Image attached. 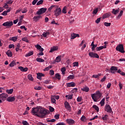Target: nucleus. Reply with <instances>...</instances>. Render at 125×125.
Masks as SVG:
<instances>
[{
    "instance_id": "72a5a7b5",
    "label": "nucleus",
    "mask_w": 125,
    "mask_h": 125,
    "mask_svg": "<svg viewBox=\"0 0 125 125\" xmlns=\"http://www.w3.org/2000/svg\"><path fill=\"white\" fill-rule=\"evenodd\" d=\"M81 120L82 122H83L84 123H85L86 122V118L85 116L83 115L82 117L81 118Z\"/></svg>"
},
{
    "instance_id": "a19ab883",
    "label": "nucleus",
    "mask_w": 125,
    "mask_h": 125,
    "mask_svg": "<svg viewBox=\"0 0 125 125\" xmlns=\"http://www.w3.org/2000/svg\"><path fill=\"white\" fill-rule=\"evenodd\" d=\"M65 97L67 98L68 97V99H69L70 100H72L73 99V95H66L65 96Z\"/></svg>"
},
{
    "instance_id": "a211bd4d",
    "label": "nucleus",
    "mask_w": 125,
    "mask_h": 125,
    "mask_svg": "<svg viewBox=\"0 0 125 125\" xmlns=\"http://www.w3.org/2000/svg\"><path fill=\"white\" fill-rule=\"evenodd\" d=\"M106 45L104 46H100L99 47H97L96 49L97 51H100V50H102L104 48H106Z\"/></svg>"
},
{
    "instance_id": "603ef678",
    "label": "nucleus",
    "mask_w": 125,
    "mask_h": 125,
    "mask_svg": "<svg viewBox=\"0 0 125 125\" xmlns=\"http://www.w3.org/2000/svg\"><path fill=\"white\" fill-rule=\"evenodd\" d=\"M83 101V98L82 97H78L77 99V102H81Z\"/></svg>"
},
{
    "instance_id": "bb28decb",
    "label": "nucleus",
    "mask_w": 125,
    "mask_h": 125,
    "mask_svg": "<svg viewBox=\"0 0 125 125\" xmlns=\"http://www.w3.org/2000/svg\"><path fill=\"white\" fill-rule=\"evenodd\" d=\"M101 106H104L105 105V98H104L100 103Z\"/></svg>"
},
{
    "instance_id": "4be33fe9",
    "label": "nucleus",
    "mask_w": 125,
    "mask_h": 125,
    "mask_svg": "<svg viewBox=\"0 0 125 125\" xmlns=\"http://www.w3.org/2000/svg\"><path fill=\"white\" fill-rule=\"evenodd\" d=\"M6 54L8 57H12V52H11V51H10V50H8L6 52Z\"/></svg>"
},
{
    "instance_id": "6e6552de",
    "label": "nucleus",
    "mask_w": 125,
    "mask_h": 125,
    "mask_svg": "<svg viewBox=\"0 0 125 125\" xmlns=\"http://www.w3.org/2000/svg\"><path fill=\"white\" fill-rule=\"evenodd\" d=\"M89 56L92 58H99V56L97 53H93V52H89Z\"/></svg>"
},
{
    "instance_id": "412c9836",
    "label": "nucleus",
    "mask_w": 125,
    "mask_h": 125,
    "mask_svg": "<svg viewBox=\"0 0 125 125\" xmlns=\"http://www.w3.org/2000/svg\"><path fill=\"white\" fill-rule=\"evenodd\" d=\"M19 69H20V70H21V71L22 72H27V71H28L27 67L24 68L22 66H20L19 67Z\"/></svg>"
},
{
    "instance_id": "864d4df0",
    "label": "nucleus",
    "mask_w": 125,
    "mask_h": 125,
    "mask_svg": "<svg viewBox=\"0 0 125 125\" xmlns=\"http://www.w3.org/2000/svg\"><path fill=\"white\" fill-rule=\"evenodd\" d=\"M104 26H106V27H110V26H111V23L105 22L104 23Z\"/></svg>"
},
{
    "instance_id": "423d86ee",
    "label": "nucleus",
    "mask_w": 125,
    "mask_h": 125,
    "mask_svg": "<svg viewBox=\"0 0 125 125\" xmlns=\"http://www.w3.org/2000/svg\"><path fill=\"white\" fill-rule=\"evenodd\" d=\"M32 115L35 116H39L40 113V107L39 108H33L32 110Z\"/></svg>"
},
{
    "instance_id": "4468645a",
    "label": "nucleus",
    "mask_w": 125,
    "mask_h": 125,
    "mask_svg": "<svg viewBox=\"0 0 125 125\" xmlns=\"http://www.w3.org/2000/svg\"><path fill=\"white\" fill-rule=\"evenodd\" d=\"M66 123L69 124V125H74V124H75V120L71 119H67L66 120Z\"/></svg>"
},
{
    "instance_id": "f8f14e48",
    "label": "nucleus",
    "mask_w": 125,
    "mask_h": 125,
    "mask_svg": "<svg viewBox=\"0 0 125 125\" xmlns=\"http://www.w3.org/2000/svg\"><path fill=\"white\" fill-rule=\"evenodd\" d=\"M64 107L68 110V111H71V105H70V104L68 103V102H65L64 103Z\"/></svg>"
},
{
    "instance_id": "79ce46f5",
    "label": "nucleus",
    "mask_w": 125,
    "mask_h": 125,
    "mask_svg": "<svg viewBox=\"0 0 125 125\" xmlns=\"http://www.w3.org/2000/svg\"><path fill=\"white\" fill-rule=\"evenodd\" d=\"M6 92L8 93V94H12V93L13 92V89L7 90Z\"/></svg>"
},
{
    "instance_id": "e433bc0d",
    "label": "nucleus",
    "mask_w": 125,
    "mask_h": 125,
    "mask_svg": "<svg viewBox=\"0 0 125 125\" xmlns=\"http://www.w3.org/2000/svg\"><path fill=\"white\" fill-rule=\"evenodd\" d=\"M93 108L97 111V112H99V107L96 105H93Z\"/></svg>"
},
{
    "instance_id": "1a4fd4ad",
    "label": "nucleus",
    "mask_w": 125,
    "mask_h": 125,
    "mask_svg": "<svg viewBox=\"0 0 125 125\" xmlns=\"http://www.w3.org/2000/svg\"><path fill=\"white\" fill-rule=\"evenodd\" d=\"M105 111L107 112V113H111L112 112V108H111V106L109 104H106L104 107Z\"/></svg>"
},
{
    "instance_id": "b1692460",
    "label": "nucleus",
    "mask_w": 125,
    "mask_h": 125,
    "mask_svg": "<svg viewBox=\"0 0 125 125\" xmlns=\"http://www.w3.org/2000/svg\"><path fill=\"white\" fill-rule=\"evenodd\" d=\"M16 65V61H13L10 64L9 66L11 67H14Z\"/></svg>"
},
{
    "instance_id": "ea45409f",
    "label": "nucleus",
    "mask_w": 125,
    "mask_h": 125,
    "mask_svg": "<svg viewBox=\"0 0 125 125\" xmlns=\"http://www.w3.org/2000/svg\"><path fill=\"white\" fill-rule=\"evenodd\" d=\"M74 79H75V76L73 75H70V76H69L67 77V80H73Z\"/></svg>"
},
{
    "instance_id": "13d9d810",
    "label": "nucleus",
    "mask_w": 125,
    "mask_h": 125,
    "mask_svg": "<svg viewBox=\"0 0 125 125\" xmlns=\"http://www.w3.org/2000/svg\"><path fill=\"white\" fill-rule=\"evenodd\" d=\"M53 97L55 99H56L57 100H59V98H60V97L58 95L57 96L54 95L53 96Z\"/></svg>"
},
{
    "instance_id": "e2e57ef3",
    "label": "nucleus",
    "mask_w": 125,
    "mask_h": 125,
    "mask_svg": "<svg viewBox=\"0 0 125 125\" xmlns=\"http://www.w3.org/2000/svg\"><path fill=\"white\" fill-rule=\"evenodd\" d=\"M49 111L50 112H54V108H53L52 106L49 107Z\"/></svg>"
},
{
    "instance_id": "393cba45",
    "label": "nucleus",
    "mask_w": 125,
    "mask_h": 125,
    "mask_svg": "<svg viewBox=\"0 0 125 125\" xmlns=\"http://www.w3.org/2000/svg\"><path fill=\"white\" fill-rule=\"evenodd\" d=\"M58 49V47L54 46L52 48H51L49 52H53V51H55V50H57Z\"/></svg>"
},
{
    "instance_id": "5701e85b",
    "label": "nucleus",
    "mask_w": 125,
    "mask_h": 125,
    "mask_svg": "<svg viewBox=\"0 0 125 125\" xmlns=\"http://www.w3.org/2000/svg\"><path fill=\"white\" fill-rule=\"evenodd\" d=\"M82 90L85 91V92H88L89 91V88L87 86L83 87V88H82Z\"/></svg>"
},
{
    "instance_id": "aec40b11",
    "label": "nucleus",
    "mask_w": 125,
    "mask_h": 125,
    "mask_svg": "<svg viewBox=\"0 0 125 125\" xmlns=\"http://www.w3.org/2000/svg\"><path fill=\"white\" fill-rule=\"evenodd\" d=\"M42 77H44V74L42 73H37V79L38 80H42Z\"/></svg>"
},
{
    "instance_id": "6ab92c4d",
    "label": "nucleus",
    "mask_w": 125,
    "mask_h": 125,
    "mask_svg": "<svg viewBox=\"0 0 125 125\" xmlns=\"http://www.w3.org/2000/svg\"><path fill=\"white\" fill-rule=\"evenodd\" d=\"M120 12V9L118 8V9L116 10L115 9H112V14H114V15H117L118 13Z\"/></svg>"
},
{
    "instance_id": "0eeeda50",
    "label": "nucleus",
    "mask_w": 125,
    "mask_h": 125,
    "mask_svg": "<svg viewBox=\"0 0 125 125\" xmlns=\"http://www.w3.org/2000/svg\"><path fill=\"white\" fill-rule=\"evenodd\" d=\"M2 26H4L5 27H7L8 29H9L11 27V26H13V21H6L5 22H4L2 24Z\"/></svg>"
},
{
    "instance_id": "09e8293b",
    "label": "nucleus",
    "mask_w": 125,
    "mask_h": 125,
    "mask_svg": "<svg viewBox=\"0 0 125 125\" xmlns=\"http://www.w3.org/2000/svg\"><path fill=\"white\" fill-rule=\"evenodd\" d=\"M42 3H43V0H40L37 3L36 5H41V4H42Z\"/></svg>"
},
{
    "instance_id": "69168bd1",
    "label": "nucleus",
    "mask_w": 125,
    "mask_h": 125,
    "mask_svg": "<svg viewBox=\"0 0 125 125\" xmlns=\"http://www.w3.org/2000/svg\"><path fill=\"white\" fill-rule=\"evenodd\" d=\"M43 54H43V52H41L38 53V54H37V56H39V57H40V56H42V55H43Z\"/></svg>"
},
{
    "instance_id": "f3484780",
    "label": "nucleus",
    "mask_w": 125,
    "mask_h": 125,
    "mask_svg": "<svg viewBox=\"0 0 125 125\" xmlns=\"http://www.w3.org/2000/svg\"><path fill=\"white\" fill-rule=\"evenodd\" d=\"M8 102H13L15 101V97H9L7 99Z\"/></svg>"
},
{
    "instance_id": "8fccbe9b",
    "label": "nucleus",
    "mask_w": 125,
    "mask_h": 125,
    "mask_svg": "<svg viewBox=\"0 0 125 125\" xmlns=\"http://www.w3.org/2000/svg\"><path fill=\"white\" fill-rule=\"evenodd\" d=\"M73 67H79V62H74L73 63Z\"/></svg>"
},
{
    "instance_id": "f704fd0d",
    "label": "nucleus",
    "mask_w": 125,
    "mask_h": 125,
    "mask_svg": "<svg viewBox=\"0 0 125 125\" xmlns=\"http://www.w3.org/2000/svg\"><path fill=\"white\" fill-rule=\"evenodd\" d=\"M36 61H37V62H44V60L42 59V58H37L36 59Z\"/></svg>"
},
{
    "instance_id": "a878e982",
    "label": "nucleus",
    "mask_w": 125,
    "mask_h": 125,
    "mask_svg": "<svg viewBox=\"0 0 125 125\" xmlns=\"http://www.w3.org/2000/svg\"><path fill=\"white\" fill-rule=\"evenodd\" d=\"M55 61L57 63L60 62V61H61V56H58L57 57Z\"/></svg>"
},
{
    "instance_id": "c756f323",
    "label": "nucleus",
    "mask_w": 125,
    "mask_h": 125,
    "mask_svg": "<svg viewBox=\"0 0 125 125\" xmlns=\"http://www.w3.org/2000/svg\"><path fill=\"white\" fill-rule=\"evenodd\" d=\"M46 122H47V123H55V122H56V119L49 120V119L48 118L46 119Z\"/></svg>"
},
{
    "instance_id": "0e129e2a",
    "label": "nucleus",
    "mask_w": 125,
    "mask_h": 125,
    "mask_svg": "<svg viewBox=\"0 0 125 125\" xmlns=\"http://www.w3.org/2000/svg\"><path fill=\"white\" fill-rule=\"evenodd\" d=\"M50 76H53V75H54V71H53L52 70H50Z\"/></svg>"
},
{
    "instance_id": "a18cd8bd",
    "label": "nucleus",
    "mask_w": 125,
    "mask_h": 125,
    "mask_svg": "<svg viewBox=\"0 0 125 125\" xmlns=\"http://www.w3.org/2000/svg\"><path fill=\"white\" fill-rule=\"evenodd\" d=\"M51 68H52V65H50L47 67H45L44 69V71H49V70H50V69H51Z\"/></svg>"
},
{
    "instance_id": "7c9ffc66",
    "label": "nucleus",
    "mask_w": 125,
    "mask_h": 125,
    "mask_svg": "<svg viewBox=\"0 0 125 125\" xmlns=\"http://www.w3.org/2000/svg\"><path fill=\"white\" fill-rule=\"evenodd\" d=\"M42 35L43 37H44V38H46V37H47V36L50 35V33L49 32H46L43 33V34Z\"/></svg>"
},
{
    "instance_id": "3c124183",
    "label": "nucleus",
    "mask_w": 125,
    "mask_h": 125,
    "mask_svg": "<svg viewBox=\"0 0 125 125\" xmlns=\"http://www.w3.org/2000/svg\"><path fill=\"white\" fill-rule=\"evenodd\" d=\"M97 12H98V8H96L93 10L92 14H97Z\"/></svg>"
},
{
    "instance_id": "680f3d73",
    "label": "nucleus",
    "mask_w": 125,
    "mask_h": 125,
    "mask_svg": "<svg viewBox=\"0 0 125 125\" xmlns=\"http://www.w3.org/2000/svg\"><path fill=\"white\" fill-rule=\"evenodd\" d=\"M34 88L36 90H41V89H42V87L37 86V87H35Z\"/></svg>"
},
{
    "instance_id": "4d7b16f0",
    "label": "nucleus",
    "mask_w": 125,
    "mask_h": 125,
    "mask_svg": "<svg viewBox=\"0 0 125 125\" xmlns=\"http://www.w3.org/2000/svg\"><path fill=\"white\" fill-rule=\"evenodd\" d=\"M22 124L23 125H29V123L26 121H22Z\"/></svg>"
},
{
    "instance_id": "ddd939ff",
    "label": "nucleus",
    "mask_w": 125,
    "mask_h": 125,
    "mask_svg": "<svg viewBox=\"0 0 125 125\" xmlns=\"http://www.w3.org/2000/svg\"><path fill=\"white\" fill-rule=\"evenodd\" d=\"M67 87H74L76 86V83L74 82L68 83L66 84Z\"/></svg>"
},
{
    "instance_id": "473e14b6",
    "label": "nucleus",
    "mask_w": 125,
    "mask_h": 125,
    "mask_svg": "<svg viewBox=\"0 0 125 125\" xmlns=\"http://www.w3.org/2000/svg\"><path fill=\"white\" fill-rule=\"evenodd\" d=\"M34 54V52L33 51H30L28 53L26 54L25 56L26 57H29V56H32Z\"/></svg>"
},
{
    "instance_id": "dca6fc26",
    "label": "nucleus",
    "mask_w": 125,
    "mask_h": 125,
    "mask_svg": "<svg viewBox=\"0 0 125 125\" xmlns=\"http://www.w3.org/2000/svg\"><path fill=\"white\" fill-rule=\"evenodd\" d=\"M41 18H42V16H40V15H39V16H34L33 18V21L37 22V21H39V20H40Z\"/></svg>"
},
{
    "instance_id": "7ed1b4c3",
    "label": "nucleus",
    "mask_w": 125,
    "mask_h": 125,
    "mask_svg": "<svg viewBox=\"0 0 125 125\" xmlns=\"http://www.w3.org/2000/svg\"><path fill=\"white\" fill-rule=\"evenodd\" d=\"M62 13V9L61 8L56 7V9L54 10V13L55 16H56V18L59 16V15H61V13Z\"/></svg>"
},
{
    "instance_id": "37998d69",
    "label": "nucleus",
    "mask_w": 125,
    "mask_h": 125,
    "mask_svg": "<svg viewBox=\"0 0 125 125\" xmlns=\"http://www.w3.org/2000/svg\"><path fill=\"white\" fill-rule=\"evenodd\" d=\"M27 78L28 79V80H29V81H34V78H33V76H32V75H28L27 76Z\"/></svg>"
},
{
    "instance_id": "9b49d317",
    "label": "nucleus",
    "mask_w": 125,
    "mask_h": 125,
    "mask_svg": "<svg viewBox=\"0 0 125 125\" xmlns=\"http://www.w3.org/2000/svg\"><path fill=\"white\" fill-rule=\"evenodd\" d=\"M6 97H8V95H7V94L2 93L0 94V99H2L3 101L5 100V99L6 98Z\"/></svg>"
},
{
    "instance_id": "9d476101",
    "label": "nucleus",
    "mask_w": 125,
    "mask_h": 125,
    "mask_svg": "<svg viewBox=\"0 0 125 125\" xmlns=\"http://www.w3.org/2000/svg\"><path fill=\"white\" fill-rule=\"evenodd\" d=\"M76 38H80V35L79 34L71 33L70 36L71 40H74Z\"/></svg>"
},
{
    "instance_id": "49530a36",
    "label": "nucleus",
    "mask_w": 125,
    "mask_h": 125,
    "mask_svg": "<svg viewBox=\"0 0 125 125\" xmlns=\"http://www.w3.org/2000/svg\"><path fill=\"white\" fill-rule=\"evenodd\" d=\"M54 7H56V8L57 7V6L55 5L51 6L48 9V11L50 12L51 11V9L53 8H54Z\"/></svg>"
},
{
    "instance_id": "de8ad7c7",
    "label": "nucleus",
    "mask_w": 125,
    "mask_h": 125,
    "mask_svg": "<svg viewBox=\"0 0 125 125\" xmlns=\"http://www.w3.org/2000/svg\"><path fill=\"white\" fill-rule=\"evenodd\" d=\"M66 9H67V7L64 6L62 10V13H64V14L67 13Z\"/></svg>"
},
{
    "instance_id": "4c0bfd02",
    "label": "nucleus",
    "mask_w": 125,
    "mask_h": 125,
    "mask_svg": "<svg viewBox=\"0 0 125 125\" xmlns=\"http://www.w3.org/2000/svg\"><path fill=\"white\" fill-rule=\"evenodd\" d=\"M108 117L109 116H108V115L105 114L104 116L102 117V119L103 121H107V120H108Z\"/></svg>"
},
{
    "instance_id": "58836bf2",
    "label": "nucleus",
    "mask_w": 125,
    "mask_h": 125,
    "mask_svg": "<svg viewBox=\"0 0 125 125\" xmlns=\"http://www.w3.org/2000/svg\"><path fill=\"white\" fill-rule=\"evenodd\" d=\"M17 37H13L10 38V41H12L13 42H16L17 41Z\"/></svg>"
},
{
    "instance_id": "c85d7f7f",
    "label": "nucleus",
    "mask_w": 125,
    "mask_h": 125,
    "mask_svg": "<svg viewBox=\"0 0 125 125\" xmlns=\"http://www.w3.org/2000/svg\"><path fill=\"white\" fill-rule=\"evenodd\" d=\"M108 17H110V14L108 13H105L103 16V19H105L106 18H108Z\"/></svg>"
},
{
    "instance_id": "f03ea898",
    "label": "nucleus",
    "mask_w": 125,
    "mask_h": 125,
    "mask_svg": "<svg viewBox=\"0 0 125 125\" xmlns=\"http://www.w3.org/2000/svg\"><path fill=\"white\" fill-rule=\"evenodd\" d=\"M102 94L98 91L96 94L94 93L91 95V97L94 102H97L101 98Z\"/></svg>"
},
{
    "instance_id": "39448f33",
    "label": "nucleus",
    "mask_w": 125,
    "mask_h": 125,
    "mask_svg": "<svg viewBox=\"0 0 125 125\" xmlns=\"http://www.w3.org/2000/svg\"><path fill=\"white\" fill-rule=\"evenodd\" d=\"M46 10H47L46 8H41L37 12L36 14L37 15H42V14L45 13V12H46Z\"/></svg>"
},
{
    "instance_id": "bf43d9fd",
    "label": "nucleus",
    "mask_w": 125,
    "mask_h": 125,
    "mask_svg": "<svg viewBox=\"0 0 125 125\" xmlns=\"http://www.w3.org/2000/svg\"><path fill=\"white\" fill-rule=\"evenodd\" d=\"M59 117H60V115L56 114L54 116V118L56 120H58L59 119Z\"/></svg>"
},
{
    "instance_id": "2eb2a0df",
    "label": "nucleus",
    "mask_w": 125,
    "mask_h": 125,
    "mask_svg": "<svg viewBox=\"0 0 125 125\" xmlns=\"http://www.w3.org/2000/svg\"><path fill=\"white\" fill-rule=\"evenodd\" d=\"M54 80H55V79H57L59 81H60L61 80V75L59 74V73H57L56 74H55V77L53 78Z\"/></svg>"
},
{
    "instance_id": "cd10ccee",
    "label": "nucleus",
    "mask_w": 125,
    "mask_h": 125,
    "mask_svg": "<svg viewBox=\"0 0 125 125\" xmlns=\"http://www.w3.org/2000/svg\"><path fill=\"white\" fill-rule=\"evenodd\" d=\"M51 100L52 103H53L54 104H56V100L54 98L53 96H51Z\"/></svg>"
},
{
    "instance_id": "052dcab7",
    "label": "nucleus",
    "mask_w": 125,
    "mask_h": 125,
    "mask_svg": "<svg viewBox=\"0 0 125 125\" xmlns=\"http://www.w3.org/2000/svg\"><path fill=\"white\" fill-rule=\"evenodd\" d=\"M35 47L37 49H38V50H39L40 49H41V48L42 47V46L38 44V45H35Z\"/></svg>"
},
{
    "instance_id": "6e6d98bb",
    "label": "nucleus",
    "mask_w": 125,
    "mask_h": 125,
    "mask_svg": "<svg viewBox=\"0 0 125 125\" xmlns=\"http://www.w3.org/2000/svg\"><path fill=\"white\" fill-rule=\"evenodd\" d=\"M97 47V44H95L92 47V51H94V50L95 49V48Z\"/></svg>"
},
{
    "instance_id": "5fc2aeb1",
    "label": "nucleus",
    "mask_w": 125,
    "mask_h": 125,
    "mask_svg": "<svg viewBox=\"0 0 125 125\" xmlns=\"http://www.w3.org/2000/svg\"><path fill=\"white\" fill-rule=\"evenodd\" d=\"M101 21V18H99L96 20L95 22L97 24H99V22H100Z\"/></svg>"
},
{
    "instance_id": "c03bdc74",
    "label": "nucleus",
    "mask_w": 125,
    "mask_h": 125,
    "mask_svg": "<svg viewBox=\"0 0 125 125\" xmlns=\"http://www.w3.org/2000/svg\"><path fill=\"white\" fill-rule=\"evenodd\" d=\"M118 67L116 66H112L110 68V71H117Z\"/></svg>"
},
{
    "instance_id": "c9c22d12",
    "label": "nucleus",
    "mask_w": 125,
    "mask_h": 125,
    "mask_svg": "<svg viewBox=\"0 0 125 125\" xmlns=\"http://www.w3.org/2000/svg\"><path fill=\"white\" fill-rule=\"evenodd\" d=\"M100 76H101V73H99L97 75H93L92 76V78H95V79H98Z\"/></svg>"
},
{
    "instance_id": "2f4dec72",
    "label": "nucleus",
    "mask_w": 125,
    "mask_h": 125,
    "mask_svg": "<svg viewBox=\"0 0 125 125\" xmlns=\"http://www.w3.org/2000/svg\"><path fill=\"white\" fill-rule=\"evenodd\" d=\"M123 13H124V11L121 10L119 13V14L118 15V16H117V19L119 20L121 18V17H122V16L123 15Z\"/></svg>"
},
{
    "instance_id": "338daca9",
    "label": "nucleus",
    "mask_w": 125,
    "mask_h": 125,
    "mask_svg": "<svg viewBox=\"0 0 125 125\" xmlns=\"http://www.w3.org/2000/svg\"><path fill=\"white\" fill-rule=\"evenodd\" d=\"M2 15H3V16H6V15H7V12H6V11H4L2 13Z\"/></svg>"
},
{
    "instance_id": "774afa93",
    "label": "nucleus",
    "mask_w": 125,
    "mask_h": 125,
    "mask_svg": "<svg viewBox=\"0 0 125 125\" xmlns=\"http://www.w3.org/2000/svg\"><path fill=\"white\" fill-rule=\"evenodd\" d=\"M37 2H38V0H34L32 1V4L33 5H35L36 4V3H37Z\"/></svg>"
},
{
    "instance_id": "f257e3e1",
    "label": "nucleus",
    "mask_w": 125,
    "mask_h": 125,
    "mask_svg": "<svg viewBox=\"0 0 125 125\" xmlns=\"http://www.w3.org/2000/svg\"><path fill=\"white\" fill-rule=\"evenodd\" d=\"M48 114V111L42 106H39V115L41 116V118H44L46 115Z\"/></svg>"
},
{
    "instance_id": "20e7f679",
    "label": "nucleus",
    "mask_w": 125,
    "mask_h": 125,
    "mask_svg": "<svg viewBox=\"0 0 125 125\" xmlns=\"http://www.w3.org/2000/svg\"><path fill=\"white\" fill-rule=\"evenodd\" d=\"M116 49L117 51H119L121 53H125V50L124 49V45L119 44L116 47Z\"/></svg>"
}]
</instances>
